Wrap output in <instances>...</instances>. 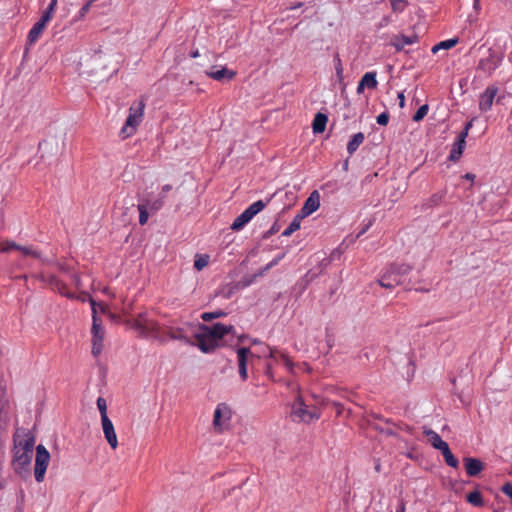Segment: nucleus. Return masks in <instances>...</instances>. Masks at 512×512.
Here are the masks:
<instances>
[{
  "instance_id": "obj_1",
  "label": "nucleus",
  "mask_w": 512,
  "mask_h": 512,
  "mask_svg": "<svg viewBox=\"0 0 512 512\" xmlns=\"http://www.w3.org/2000/svg\"><path fill=\"white\" fill-rule=\"evenodd\" d=\"M35 438L25 430L17 429L13 436L11 465L16 474L25 477L30 473Z\"/></svg>"
},
{
  "instance_id": "obj_2",
  "label": "nucleus",
  "mask_w": 512,
  "mask_h": 512,
  "mask_svg": "<svg viewBox=\"0 0 512 512\" xmlns=\"http://www.w3.org/2000/svg\"><path fill=\"white\" fill-rule=\"evenodd\" d=\"M412 266L406 263H391L381 273L378 283L386 289H394L397 286L404 285L408 289L411 288V280L409 275Z\"/></svg>"
},
{
  "instance_id": "obj_3",
  "label": "nucleus",
  "mask_w": 512,
  "mask_h": 512,
  "mask_svg": "<svg viewBox=\"0 0 512 512\" xmlns=\"http://www.w3.org/2000/svg\"><path fill=\"white\" fill-rule=\"evenodd\" d=\"M132 328L144 338L154 339L161 344L168 342V338L161 334V325L154 319H151L147 312L140 313L133 320Z\"/></svg>"
},
{
  "instance_id": "obj_4",
  "label": "nucleus",
  "mask_w": 512,
  "mask_h": 512,
  "mask_svg": "<svg viewBox=\"0 0 512 512\" xmlns=\"http://www.w3.org/2000/svg\"><path fill=\"white\" fill-rule=\"evenodd\" d=\"M90 305L92 309V354L98 356L103 350V341L105 330L102 326L101 319L97 316L98 309L104 312V306L97 303L94 299H90Z\"/></svg>"
},
{
  "instance_id": "obj_5",
  "label": "nucleus",
  "mask_w": 512,
  "mask_h": 512,
  "mask_svg": "<svg viewBox=\"0 0 512 512\" xmlns=\"http://www.w3.org/2000/svg\"><path fill=\"white\" fill-rule=\"evenodd\" d=\"M145 109V102L143 99L137 100L132 103L129 108V115L126 119L124 126L121 129L123 138L133 135L142 122Z\"/></svg>"
},
{
  "instance_id": "obj_6",
  "label": "nucleus",
  "mask_w": 512,
  "mask_h": 512,
  "mask_svg": "<svg viewBox=\"0 0 512 512\" xmlns=\"http://www.w3.org/2000/svg\"><path fill=\"white\" fill-rule=\"evenodd\" d=\"M291 416L294 421L311 423L318 420L321 413L318 408L308 406L301 396H297L292 405Z\"/></svg>"
},
{
  "instance_id": "obj_7",
  "label": "nucleus",
  "mask_w": 512,
  "mask_h": 512,
  "mask_svg": "<svg viewBox=\"0 0 512 512\" xmlns=\"http://www.w3.org/2000/svg\"><path fill=\"white\" fill-rule=\"evenodd\" d=\"M503 54L496 49L489 48L486 56L480 58L477 70L487 76H492L495 70L501 65Z\"/></svg>"
},
{
  "instance_id": "obj_8",
  "label": "nucleus",
  "mask_w": 512,
  "mask_h": 512,
  "mask_svg": "<svg viewBox=\"0 0 512 512\" xmlns=\"http://www.w3.org/2000/svg\"><path fill=\"white\" fill-rule=\"evenodd\" d=\"M50 462V453L44 445L39 444L36 446V457L34 467V477L36 482L41 483L44 481L45 473Z\"/></svg>"
},
{
  "instance_id": "obj_9",
  "label": "nucleus",
  "mask_w": 512,
  "mask_h": 512,
  "mask_svg": "<svg viewBox=\"0 0 512 512\" xmlns=\"http://www.w3.org/2000/svg\"><path fill=\"white\" fill-rule=\"evenodd\" d=\"M161 334L165 335L169 340H178L190 343L184 326H179L174 320H168L161 325Z\"/></svg>"
},
{
  "instance_id": "obj_10",
  "label": "nucleus",
  "mask_w": 512,
  "mask_h": 512,
  "mask_svg": "<svg viewBox=\"0 0 512 512\" xmlns=\"http://www.w3.org/2000/svg\"><path fill=\"white\" fill-rule=\"evenodd\" d=\"M232 417V410L226 403H219L214 411L213 426L216 430L222 431Z\"/></svg>"
},
{
  "instance_id": "obj_11",
  "label": "nucleus",
  "mask_w": 512,
  "mask_h": 512,
  "mask_svg": "<svg viewBox=\"0 0 512 512\" xmlns=\"http://www.w3.org/2000/svg\"><path fill=\"white\" fill-rule=\"evenodd\" d=\"M201 331L205 336H208L214 342L222 339L226 334L234 332L235 328L232 325H224L221 323H216L211 326L201 325Z\"/></svg>"
},
{
  "instance_id": "obj_12",
  "label": "nucleus",
  "mask_w": 512,
  "mask_h": 512,
  "mask_svg": "<svg viewBox=\"0 0 512 512\" xmlns=\"http://www.w3.org/2000/svg\"><path fill=\"white\" fill-rule=\"evenodd\" d=\"M320 198V194L317 190L311 192L298 214L305 218L314 213L320 207Z\"/></svg>"
},
{
  "instance_id": "obj_13",
  "label": "nucleus",
  "mask_w": 512,
  "mask_h": 512,
  "mask_svg": "<svg viewBox=\"0 0 512 512\" xmlns=\"http://www.w3.org/2000/svg\"><path fill=\"white\" fill-rule=\"evenodd\" d=\"M418 41L419 36L416 33L411 35L397 34L392 37L390 44L396 51H402L405 46L416 44Z\"/></svg>"
},
{
  "instance_id": "obj_14",
  "label": "nucleus",
  "mask_w": 512,
  "mask_h": 512,
  "mask_svg": "<svg viewBox=\"0 0 512 512\" xmlns=\"http://www.w3.org/2000/svg\"><path fill=\"white\" fill-rule=\"evenodd\" d=\"M206 75L216 81L225 82L232 80L235 77L236 72L229 70L226 67L218 68L217 66H213L210 71L206 72Z\"/></svg>"
},
{
  "instance_id": "obj_15",
  "label": "nucleus",
  "mask_w": 512,
  "mask_h": 512,
  "mask_svg": "<svg viewBox=\"0 0 512 512\" xmlns=\"http://www.w3.org/2000/svg\"><path fill=\"white\" fill-rule=\"evenodd\" d=\"M101 425L105 439L110 447L115 450L118 447V440L112 421L110 418L103 419L101 420Z\"/></svg>"
},
{
  "instance_id": "obj_16",
  "label": "nucleus",
  "mask_w": 512,
  "mask_h": 512,
  "mask_svg": "<svg viewBox=\"0 0 512 512\" xmlns=\"http://www.w3.org/2000/svg\"><path fill=\"white\" fill-rule=\"evenodd\" d=\"M497 94L496 87H487L479 97V109L482 112H487L493 105L494 98Z\"/></svg>"
},
{
  "instance_id": "obj_17",
  "label": "nucleus",
  "mask_w": 512,
  "mask_h": 512,
  "mask_svg": "<svg viewBox=\"0 0 512 512\" xmlns=\"http://www.w3.org/2000/svg\"><path fill=\"white\" fill-rule=\"evenodd\" d=\"M249 354H250V349L247 347H240L237 349L239 375L243 381H245L248 377V375H247V359H248Z\"/></svg>"
},
{
  "instance_id": "obj_18",
  "label": "nucleus",
  "mask_w": 512,
  "mask_h": 512,
  "mask_svg": "<svg viewBox=\"0 0 512 512\" xmlns=\"http://www.w3.org/2000/svg\"><path fill=\"white\" fill-rule=\"evenodd\" d=\"M465 470L468 476L475 477L481 473L484 469L483 463L477 459L472 457L464 458Z\"/></svg>"
},
{
  "instance_id": "obj_19",
  "label": "nucleus",
  "mask_w": 512,
  "mask_h": 512,
  "mask_svg": "<svg viewBox=\"0 0 512 512\" xmlns=\"http://www.w3.org/2000/svg\"><path fill=\"white\" fill-rule=\"evenodd\" d=\"M465 146L466 138L463 135H458L450 151L449 160L457 161L461 157Z\"/></svg>"
},
{
  "instance_id": "obj_20",
  "label": "nucleus",
  "mask_w": 512,
  "mask_h": 512,
  "mask_svg": "<svg viewBox=\"0 0 512 512\" xmlns=\"http://www.w3.org/2000/svg\"><path fill=\"white\" fill-rule=\"evenodd\" d=\"M423 433L428 437L429 442L431 443L433 448L439 451L448 445L444 440H442V438L437 432L433 431L430 428H424Z\"/></svg>"
},
{
  "instance_id": "obj_21",
  "label": "nucleus",
  "mask_w": 512,
  "mask_h": 512,
  "mask_svg": "<svg viewBox=\"0 0 512 512\" xmlns=\"http://www.w3.org/2000/svg\"><path fill=\"white\" fill-rule=\"evenodd\" d=\"M197 340L199 349L204 353L213 352L217 347V343L208 336H205L203 332L197 335Z\"/></svg>"
},
{
  "instance_id": "obj_22",
  "label": "nucleus",
  "mask_w": 512,
  "mask_h": 512,
  "mask_svg": "<svg viewBox=\"0 0 512 512\" xmlns=\"http://www.w3.org/2000/svg\"><path fill=\"white\" fill-rule=\"evenodd\" d=\"M49 284L54 288L56 289L60 294H62L63 296L69 298V299H73L75 298V294L74 293H71L67 290V287H66V284L61 281L60 279H58L56 276H50L49 277Z\"/></svg>"
},
{
  "instance_id": "obj_23",
  "label": "nucleus",
  "mask_w": 512,
  "mask_h": 512,
  "mask_svg": "<svg viewBox=\"0 0 512 512\" xmlns=\"http://www.w3.org/2000/svg\"><path fill=\"white\" fill-rule=\"evenodd\" d=\"M328 117L326 114L317 113L312 122V129L315 134L324 132Z\"/></svg>"
},
{
  "instance_id": "obj_24",
  "label": "nucleus",
  "mask_w": 512,
  "mask_h": 512,
  "mask_svg": "<svg viewBox=\"0 0 512 512\" xmlns=\"http://www.w3.org/2000/svg\"><path fill=\"white\" fill-rule=\"evenodd\" d=\"M365 136L362 132H358L352 136L347 144V152L349 155H352L357 151L359 146L364 142Z\"/></svg>"
},
{
  "instance_id": "obj_25",
  "label": "nucleus",
  "mask_w": 512,
  "mask_h": 512,
  "mask_svg": "<svg viewBox=\"0 0 512 512\" xmlns=\"http://www.w3.org/2000/svg\"><path fill=\"white\" fill-rule=\"evenodd\" d=\"M271 197L268 198L266 201L258 200L251 205H249L244 211L248 213V215L253 219L255 215H257L259 212H261L270 202Z\"/></svg>"
},
{
  "instance_id": "obj_26",
  "label": "nucleus",
  "mask_w": 512,
  "mask_h": 512,
  "mask_svg": "<svg viewBox=\"0 0 512 512\" xmlns=\"http://www.w3.org/2000/svg\"><path fill=\"white\" fill-rule=\"evenodd\" d=\"M165 195H160L156 199H143L141 202L152 212L159 211L164 205Z\"/></svg>"
},
{
  "instance_id": "obj_27",
  "label": "nucleus",
  "mask_w": 512,
  "mask_h": 512,
  "mask_svg": "<svg viewBox=\"0 0 512 512\" xmlns=\"http://www.w3.org/2000/svg\"><path fill=\"white\" fill-rule=\"evenodd\" d=\"M252 220V218L248 215V213H246L245 211H243L239 216H237L235 218V220L233 221V223L231 224V229L233 231H240L241 229H243V227L248 224L250 221Z\"/></svg>"
},
{
  "instance_id": "obj_28",
  "label": "nucleus",
  "mask_w": 512,
  "mask_h": 512,
  "mask_svg": "<svg viewBox=\"0 0 512 512\" xmlns=\"http://www.w3.org/2000/svg\"><path fill=\"white\" fill-rule=\"evenodd\" d=\"M360 82L368 89H375L378 85L377 73L375 71L365 73Z\"/></svg>"
},
{
  "instance_id": "obj_29",
  "label": "nucleus",
  "mask_w": 512,
  "mask_h": 512,
  "mask_svg": "<svg viewBox=\"0 0 512 512\" xmlns=\"http://www.w3.org/2000/svg\"><path fill=\"white\" fill-rule=\"evenodd\" d=\"M44 29L45 28L43 26L35 23L32 26V28L30 29V31L28 32L27 44L32 46L39 39V37L43 33Z\"/></svg>"
},
{
  "instance_id": "obj_30",
  "label": "nucleus",
  "mask_w": 512,
  "mask_h": 512,
  "mask_svg": "<svg viewBox=\"0 0 512 512\" xmlns=\"http://www.w3.org/2000/svg\"><path fill=\"white\" fill-rule=\"evenodd\" d=\"M304 218L301 217L299 214H297L293 220L290 222V224L287 226V228L282 232V236L288 237L295 231H297L300 228L301 221Z\"/></svg>"
},
{
  "instance_id": "obj_31",
  "label": "nucleus",
  "mask_w": 512,
  "mask_h": 512,
  "mask_svg": "<svg viewBox=\"0 0 512 512\" xmlns=\"http://www.w3.org/2000/svg\"><path fill=\"white\" fill-rule=\"evenodd\" d=\"M443 457H444V460L446 462V464L452 468H457L458 465H459V461L458 459L452 454L449 446L447 445L445 448H443L442 450H440Z\"/></svg>"
},
{
  "instance_id": "obj_32",
  "label": "nucleus",
  "mask_w": 512,
  "mask_h": 512,
  "mask_svg": "<svg viewBox=\"0 0 512 512\" xmlns=\"http://www.w3.org/2000/svg\"><path fill=\"white\" fill-rule=\"evenodd\" d=\"M466 500L468 503H470L471 505H473L475 507H481L484 505L482 495L477 490L470 492L467 495Z\"/></svg>"
},
{
  "instance_id": "obj_33",
  "label": "nucleus",
  "mask_w": 512,
  "mask_h": 512,
  "mask_svg": "<svg viewBox=\"0 0 512 512\" xmlns=\"http://www.w3.org/2000/svg\"><path fill=\"white\" fill-rule=\"evenodd\" d=\"M16 250L20 251L24 256H32L37 259H42L41 253L34 249L32 246H21L17 244Z\"/></svg>"
},
{
  "instance_id": "obj_34",
  "label": "nucleus",
  "mask_w": 512,
  "mask_h": 512,
  "mask_svg": "<svg viewBox=\"0 0 512 512\" xmlns=\"http://www.w3.org/2000/svg\"><path fill=\"white\" fill-rule=\"evenodd\" d=\"M458 43V38H451L441 41L432 48V52L436 53L439 49H450Z\"/></svg>"
},
{
  "instance_id": "obj_35",
  "label": "nucleus",
  "mask_w": 512,
  "mask_h": 512,
  "mask_svg": "<svg viewBox=\"0 0 512 512\" xmlns=\"http://www.w3.org/2000/svg\"><path fill=\"white\" fill-rule=\"evenodd\" d=\"M137 210L139 212V224L145 225L149 219V209L142 202H140L137 205Z\"/></svg>"
},
{
  "instance_id": "obj_36",
  "label": "nucleus",
  "mask_w": 512,
  "mask_h": 512,
  "mask_svg": "<svg viewBox=\"0 0 512 512\" xmlns=\"http://www.w3.org/2000/svg\"><path fill=\"white\" fill-rule=\"evenodd\" d=\"M226 315H227V313L225 311H223V310H216V311H213V312H204V313H202L201 318H202L203 321L209 322V321H211L213 319L224 317Z\"/></svg>"
},
{
  "instance_id": "obj_37",
  "label": "nucleus",
  "mask_w": 512,
  "mask_h": 512,
  "mask_svg": "<svg viewBox=\"0 0 512 512\" xmlns=\"http://www.w3.org/2000/svg\"><path fill=\"white\" fill-rule=\"evenodd\" d=\"M333 63H334V68L336 71L337 78L339 81H342L343 77H344L343 76L344 69H343L342 61H341L339 54L334 55Z\"/></svg>"
},
{
  "instance_id": "obj_38",
  "label": "nucleus",
  "mask_w": 512,
  "mask_h": 512,
  "mask_svg": "<svg viewBox=\"0 0 512 512\" xmlns=\"http://www.w3.org/2000/svg\"><path fill=\"white\" fill-rule=\"evenodd\" d=\"M391 9L394 13H402L408 6L406 0H390Z\"/></svg>"
},
{
  "instance_id": "obj_39",
  "label": "nucleus",
  "mask_w": 512,
  "mask_h": 512,
  "mask_svg": "<svg viewBox=\"0 0 512 512\" xmlns=\"http://www.w3.org/2000/svg\"><path fill=\"white\" fill-rule=\"evenodd\" d=\"M96 404H97V408H98V410L100 412L101 420L109 418L108 414H107V403H106V400L103 397H98L97 401H96Z\"/></svg>"
},
{
  "instance_id": "obj_40",
  "label": "nucleus",
  "mask_w": 512,
  "mask_h": 512,
  "mask_svg": "<svg viewBox=\"0 0 512 512\" xmlns=\"http://www.w3.org/2000/svg\"><path fill=\"white\" fill-rule=\"evenodd\" d=\"M54 12L51 9H45L40 19L36 22L38 25L46 27L47 23L52 19Z\"/></svg>"
},
{
  "instance_id": "obj_41",
  "label": "nucleus",
  "mask_w": 512,
  "mask_h": 512,
  "mask_svg": "<svg viewBox=\"0 0 512 512\" xmlns=\"http://www.w3.org/2000/svg\"><path fill=\"white\" fill-rule=\"evenodd\" d=\"M54 12L51 9H45L40 19L36 22L38 25L46 27L47 23L52 19Z\"/></svg>"
},
{
  "instance_id": "obj_42",
  "label": "nucleus",
  "mask_w": 512,
  "mask_h": 512,
  "mask_svg": "<svg viewBox=\"0 0 512 512\" xmlns=\"http://www.w3.org/2000/svg\"><path fill=\"white\" fill-rule=\"evenodd\" d=\"M54 12L51 9H45L40 19L36 22L38 25L46 27L47 23L52 19Z\"/></svg>"
},
{
  "instance_id": "obj_43",
  "label": "nucleus",
  "mask_w": 512,
  "mask_h": 512,
  "mask_svg": "<svg viewBox=\"0 0 512 512\" xmlns=\"http://www.w3.org/2000/svg\"><path fill=\"white\" fill-rule=\"evenodd\" d=\"M429 107L427 104H424L418 108L416 113L413 115V121L419 122L421 121L428 113Z\"/></svg>"
},
{
  "instance_id": "obj_44",
  "label": "nucleus",
  "mask_w": 512,
  "mask_h": 512,
  "mask_svg": "<svg viewBox=\"0 0 512 512\" xmlns=\"http://www.w3.org/2000/svg\"><path fill=\"white\" fill-rule=\"evenodd\" d=\"M17 243L11 240H5L0 242V253H8L13 249H16Z\"/></svg>"
},
{
  "instance_id": "obj_45",
  "label": "nucleus",
  "mask_w": 512,
  "mask_h": 512,
  "mask_svg": "<svg viewBox=\"0 0 512 512\" xmlns=\"http://www.w3.org/2000/svg\"><path fill=\"white\" fill-rule=\"evenodd\" d=\"M208 259L209 257L207 255L205 256H199L194 261V267L198 271L202 270L204 267L208 265Z\"/></svg>"
},
{
  "instance_id": "obj_46",
  "label": "nucleus",
  "mask_w": 512,
  "mask_h": 512,
  "mask_svg": "<svg viewBox=\"0 0 512 512\" xmlns=\"http://www.w3.org/2000/svg\"><path fill=\"white\" fill-rule=\"evenodd\" d=\"M445 195V191H439L431 196L430 201L432 204L438 205L445 198Z\"/></svg>"
},
{
  "instance_id": "obj_47",
  "label": "nucleus",
  "mask_w": 512,
  "mask_h": 512,
  "mask_svg": "<svg viewBox=\"0 0 512 512\" xmlns=\"http://www.w3.org/2000/svg\"><path fill=\"white\" fill-rule=\"evenodd\" d=\"M284 257V254H281L277 257H275L272 261H270L263 269V271H261L258 275H262L264 272L270 270L272 267H274L275 265H277L279 263V261Z\"/></svg>"
},
{
  "instance_id": "obj_48",
  "label": "nucleus",
  "mask_w": 512,
  "mask_h": 512,
  "mask_svg": "<svg viewBox=\"0 0 512 512\" xmlns=\"http://www.w3.org/2000/svg\"><path fill=\"white\" fill-rule=\"evenodd\" d=\"M376 121L379 125H383V126L387 125L389 122V114L387 112H383V113L379 114L377 116Z\"/></svg>"
},
{
  "instance_id": "obj_49",
  "label": "nucleus",
  "mask_w": 512,
  "mask_h": 512,
  "mask_svg": "<svg viewBox=\"0 0 512 512\" xmlns=\"http://www.w3.org/2000/svg\"><path fill=\"white\" fill-rule=\"evenodd\" d=\"M275 352L276 350L270 346H264L263 347V350H262V353H263V356L267 357V358H271V359H274L275 358Z\"/></svg>"
},
{
  "instance_id": "obj_50",
  "label": "nucleus",
  "mask_w": 512,
  "mask_h": 512,
  "mask_svg": "<svg viewBox=\"0 0 512 512\" xmlns=\"http://www.w3.org/2000/svg\"><path fill=\"white\" fill-rule=\"evenodd\" d=\"M502 492L508 496L512 501V484L510 482L505 483L502 488Z\"/></svg>"
},
{
  "instance_id": "obj_51",
  "label": "nucleus",
  "mask_w": 512,
  "mask_h": 512,
  "mask_svg": "<svg viewBox=\"0 0 512 512\" xmlns=\"http://www.w3.org/2000/svg\"><path fill=\"white\" fill-rule=\"evenodd\" d=\"M70 278H71V281L73 282V284H74L77 288H80V287H81V277H80V275H79V274H77V273H71Z\"/></svg>"
},
{
  "instance_id": "obj_52",
  "label": "nucleus",
  "mask_w": 512,
  "mask_h": 512,
  "mask_svg": "<svg viewBox=\"0 0 512 512\" xmlns=\"http://www.w3.org/2000/svg\"><path fill=\"white\" fill-rule=\"evenodd\" d=\"M472 126H473V119L468 121L465 124L464 129L458 135H463L466 138L468 136L469 130L472 128Z\"/></svg>"
},
{
  "instance_id": "obj_53",
  "label": "nucleus",
  "mask_w": 512,
  "mask_h": 512,
  "mask_svg": "<svg viewBox=\"0 0 512 512\" xmlns=\"http://www.w3.org/2000/svg\"><path fill=\"white\" fill-rule=\"evenodd\" d=\"M391 17L390 16H384L382 17V19L379 21L378 23V28L381 29V28H384L386 26H388L391 22Z\"/></svg>"
},
{
  "instance_id": "obj_54",
  "label": "nucleus",
  "mask_w": 512,
  "mask_h": 512,
  "mask_svg": "<svg viewBox=\"0 0 512 512\" xmlns=\"http://www.w3.org/2000/svg\"><path fill=\"white\" fill-rule=\"evenodd\" d=\"M91 5H92V4L88 1L86 4H84V5L81 7V9H80V16H81V17L85 16V15L89 12V10H90V8H91Z\"/></svg>"
},
{
  "instance_id": "obj_55",
  "label": "nucleus",
  "mask_w": 512,
  "mask_h": 512,
  "mask_svg": "<svg viewBox=\"0 0 512 512\" xmlns=\"http://www.w3.org/2000/svg\"><path fill=\"white\" fill-rule=\"evenodd\" d=\"M399 106L403 108L405 106V96L403 92L398 93Z\"/></svg>"
},
{
  "instance_id": "obj_56",
  "label": "nucleus",
  "mask_w": 512,
  "mask_h": 512,
  "mask_svg": "<svg viewBox=\"0 0 512 512\" xmlns=\"http://www.w3.org/2000/svg\"><path fill=\"white\" fill-rule=\"evenodd\" d=\"M371 225H372V222H371V221H369V223H368V224H366V225L362 228V230L358 233L357 237H360L361 235H363L364 233H366V231L371 227Z\"/></svg>"
},
{
  "instance_id": "obj_57",
  "label": "nucleus",
  "mask_w": 512,
  "mask_h": 512,
  "mask_svg": "<svg viewBox=\"0 0 512 512\" xmlns=\"http://www.w3.org/2000/svg\"><path fill=\"white\" fill-rule=\"evenodd\" d=\"M281 357L283 359L284 364L287 367L291 368L292 367V363H291L290 359L288 357H286V355H284V354H281Z\"/></svg>"
},
{
  "instance_id": "obj_58",
  "label": "nucleus",
  "mask_w": 512,
  "mask_h": 512,
  "mask_svg": "<svg viewBox=\"0 0 512 512\" xmlns=\"http://www.w3.org/2000/svg\"><path fill=\"white\" fill-rule=\"evenodd\" d=\"M56 5H57V0H51L46 9H51V11L54 12Z\"/></svg>"
},
{
  "instance_id": "obj_59",
  "label": "nucleus",
  "mask_w": 512,
  "mask_h": 512,
  "mask_svg": "<svg viewBox=\"0 0 512 512\" xmlns=\"http://www.w3.org/2000/svg\"><path fill=\"white\" fill-rule=\"evenodd\" d=\"M172 189V186L170 184H165L162 186V193L165 194V193H168L169 191H171Z\"/></svg>"
},
{
  "instance_id": "obj_60",
  "label": "nucleus",
  "mask_w": 512,
  "mask_h": 512,
  "mask_svg": "<svg viewBox=\"0 0 512 512\" xmlns=\"http://www.w3.org/2000/svg\"><path fill=\"white\" fill-rule=\"evenodd\" d=\"M365 88H366V87H365V86H364V85L359 81V83H358V85H357V89H356V91H357V93H358V94H361V93H363V91H364V89H365Z\"/></svg>"
},
{
  "instance_id": "obj_61",
  "label": "nucleus",
  "mask_w": 512,
  "mask_h": 512,
  "mask_svg": "<svg viewBox=\"0 0 512 512\" xmlns=\"http://www.w3.org/2000/svg\"><path fill=\"white\" fill-rule=\"evenodd\" d=\"M475 177H476L475 174H472V173H466L463 176L464 179H467V180H470V181H474Z\"/></svg>"
},
{
  "instance_id": "obj_62",
  "label": "nucleus",
  "mask_w": 512,
  "mask_h": 512,
  "mask_svg": "<svg viewBox=\"0 0 512 512\" xmlns=\"http://www.w3.org/2000/svg\"><path fill=\"white\" fill-rule=\"evenodd\" d=\"M375 471L376 472H380L381 471V464H380V461L379 460H376L375 461V467H374Z\"/></svg>"
},
{
  "instance_id": "obj_63",
  "label": "nucleus",
  "mask_w": 512,
  "mask_h": 512,
  "mask_svg": "<svg viewBox=\"0 0 512 512\" xmlns=\"http://www.w3.org/2000/svg\"><path fill=\"white\" fill-rule=\"evenodd\" d=\"M473 7H474L475 9H479V7H480L479 0H474Z\"/></svg>"
},
{
  "instance_id": "obj_64",
  "label": "nucleus",
  "mask_w": 512,
  "mask_h": 512,
  "mask_svg": "<svg viewBox=\"0 0 512 512\" xmlns=\"http://www.w3.org/2000/svg\"><path fill=\"white\" fill-rule=\"evenodd\" d=\"M198 56H199V52H198V50L193 51V52L191 53V57H192V58H196V57H198Z\"/></svg>"
}]
</instances>
